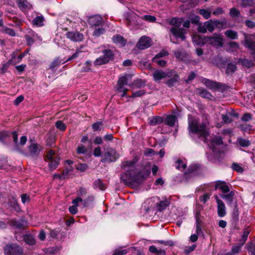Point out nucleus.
I'll use <instances>...</instances> for the list:
<instances>
[{
  "instance_id": "f257e3e1",
  "label": "nucleus",
  "mask_w": 255,
  "mask_h": 255,
  "mask_svg": "<svg viewBox=\"0 0 255 255\" xmlns=\"http://www.w3.org/2000/svg\"><path fill=\"white\" fill-rule=\"evenodd\" d=\"M208 122H206L201 124H199L197 118L191 115L188 116V128L189 133L197 135L204 142L206 143L209 148L215 150V146L223 143L222 138L220 136H214L209 139L210 137L209 131L207 128Z\"/></svg>"
},
{
  "instance_id": "f03ea898",
  "label": "nucleus",
  "mask_w": 255,
  "mask_h": 255,
  "mask_svg": "<svg viewBox=\"0 0 255 255\" xmlns=\"http://www.w3.org/2000/svg\"><path fill=\"white\" fill-rule=\"evenodd\" d=\"M135 162L132 160L125 161L123 163V167L127 172L123 174L121 176V179L126 184H132L134 183H139L141 179L138 177L140 176L139 173L136 175V171L134 170V164Z\"/></svg>"
},
{
  "instance_id": "7ed1b4c3",
  "label": "nucleus",
  "mask_w": 255,
  "mask_h": 255,
  "mask_svg": "<svg viewBox=\"0 0 255 255\" xmlns=\"http://www.w3.org/2000/svg\"><path fill=\"white\" fill-rule=\"evenodd\" d=\"M153 80L156 82H159L161 80L167 77L171 78L167 80L165 83L169 87H171L179 80V76L176 72L172 70L163 71L162 70H156L152 74Z\"/></svg>"
},
{
  "instance_id": "20e7f679",
  "label": "nucleus",
  "mask_w": 255,
  "mask_h": 255,
  "mask_svg": "<svg viewBox=\"0 0 255 255\" xmlns=\"http://www.w3.org/2000/svg\"><path fill=\"white\" fill-rule=\"evenodd\" d=\"M182 23V20L177 17H173L169 21L170 25L172 27L169 29L170 33L176 38H180L182 40L185 39L186 30L180 28Z\"/></svg>"
},
{
  "instance_id": "39448f33",
  "label": "nucleus",
  "mask_w": 255,
  "mask_h": 255,
  "mask_svg": "<svg viewBox=\"0 0 255 255\" xmlns=\"http://www.w3.org/2000/svg\"><path fill=\"white\" fill-rule=\"evenodd\" d=\"M131 76L130 75H125L120 77L119 79L117 84V90L119 93H121V97L126 96L127 92L128 89L125 87V86L128 85V83L131 81Z\"/></svg>"
},
{
  "instance_id": "423d86ee",
  "label": "nucleus",
  "mask_w": 255,
  "mask_h": 255,
  "mask_svg": "<svg viewBox=\"0 0 255 255\" xmlns=\"http://www.w3.org/2000/svg\"><path fill=\"white\" fill-rule=\"evenodd\" d=\"M102 52L103 55L96 59L94 61L95 65L105 64L113 59L114 54L111 50L105 49Z\"/></svg>"
},
{
  "instance_id": "0eeeda50",
  "label": "nucleus",
  "mask_w": 255,
  "mask_h": 255,
  "mask_svg": "<svg viewBox=\"0 0 255 255\" xmlns=\"http://www.w3.org/2000/svg\"><path fill=\"white\" fill-rule=\"evenodd\" d=\"M158 203V197L157 196L152 197L147 199L143 205V208L146 213L150 211H157V205Z\"/></svg>"
},
{
  "instance_id": "6e6552de",
  "label": "nucleus",
  "mask_w": 255,
  "mask_h": 255,
  "mask_svg": "<svg viewBox=\"0 0 255 255\" xmlns=\"http://www.w3.org/2000/svg\"><path fill=\"white\" fill-rule=\"evenodd\" d=\"M5 255H21L23 253L22 248L16 244H8L4 248Z\"/></svg>"
},
{
  "instance_id": "1a4fd4ad",
  "label": "nucleus",
  "mask_w": 255,
  "mask_h": 255,
  "mask_svg": "<svg viewBox=\"0 0 255 255\" xmlns=\"http://www.w3.org/2000/svg\"><path fill=\"white\" fill-rule=\"evenodd\" d=\"M46 159L48 160L49 163L48 166L51 171L55 169L59 163V159L56 156L55 152L50 150L47 153L46 155Z\"/></svg>"
},
{
  "instance_id": "9d476101",
  "label": "nucleus",
  "mask_w": 255,
  "mask_h": 255,
  "mask_svg": "<svg viewBox=\"0 0 255 255\" xmlns=\"http://www.w3.org/2000/svg\"><path fill=\"white\" fill-rule=\"evenodd\" d=\"M118 158L116 150L112 148H108L102 156L103 162H113Z\"/></svg>"
},
{
  "instance_id": "9b49d317",
  "label": "nucleus",
  "mask_w": 255,
  "mask_h": 255,
  "mask_svg": "<svg viewBox=\"0 0 255 255\" xmlns=\"http://www.w3.org/2000/svg\"><path fill=\"white\" fill-rule=\"evenodd\" d=\"M152 40L147 36H142L138 40L136 43V47L140 50H143L149 48L152 45Z\"/></svg>"
},
{
  "instance_id": "f8f14e48",
  "label": "nucleus",
  "mask_w": 255,
  "mask_h": 255,
  "mask_svg": "<svg viewBox=\"0 0 255 255\" xmlns=\"http://www.w3.org/2000/svg\"><path fill=\"white\" fill-rule=\"evenodd\" d=\"M205 41L213 46L222 47L223 45V39L221 35L215 34L212 37H207Z\"/></svg>"
},
{
  "instance_id": "ddd939ff",
  "label": "nucleus",
  "mask_w": 255,
  "mask_h": 255,
  "mask_svg": "<svg viewBox=\"0 0 255 255\" xmlns=\"http://www.w3.org/2000/svg\"><path fill=\"white\" fill-rule=\"evenodd\" d=\"M103 22V18L99 15L92 16L89 17L88 20V23L92 28L101 26Z\"/></svg>"
},
{
  "instance_id": "4468645a",
  "label": "nucleus",
  "mask_w": 255,
  "mask_h": 255,
  "mask_svg": "<svg viewBox=\"0 0 255 255\" xmlns=\"http://www.w3.org/2000/svg\"><path fill=\"white\" fill-rule=\"evenodd\" d=\"M68 38L74 42H79L83 40L84 35L78 31L68 32L66 33Z\"/></svg>"
},
{
  "instance_id": "2eb2a0df",
  "label": "nucleus",
  "mask_w": 255,
  "mask_h": 255,
  "mask_svg": "<svg viewBox=\"0 0 255 255\" xmlns=\"http://www.w3.org/2000/svg\"><path fill=\"white\" fill-rule=\"evenodd\" d=\"M12 135L16 149H17L20 146H23L26 143L27 141V137L26 136H22L20 137V141L18 142V136L15 131H13L12 132Z\"/></svg>"
},
{
  "instance_id": "dca6fc26",
  "label": "nucleus",
  "mask_w": 255,
  "mask_h": 255,
  "mask_svg": "<svg viewBox=\"0 0 255 255\" xmlns=\"http://www.w3.org/2000/svg\"><path fill=\"white\" fill-rule=\"evenodd\" d=\"M78 53L75 52L74 54H73L71 57H70L66 61L62 60H59L58 58L56 59L51 64V65L50 66V68H51V69L55 68V67L59 66L61 64H64L66 61H70V60L76 58L78 56Z\"/></svg>"
},
{
  "instance_id": "f3484780",
  "label": "nucleus",
  "mask_w": 255,
  "mask_h": 255,
  "mask_svg": "<svg viewBox=\"0 0 255 255\" xmlns=\"http://www.w3.org/2000/svg\"><path fill=\"white\" fill-rule=\"evenodd\" d=\"M170 203L169 199L163 198V200H160L158 198V203L157 205V211H161L166 208Z\"/></svg>"
},
{
  "instance_id": "a211bd4d",
  "label": "nucleus",
  "mask_w": 255,
  "mask_h": 255,
  "mask_svg": "<svg viewBox=\"0 0 255 255\" xmlns=\"http://www.w3.org/2000/svg\"><path fill=\"white\" fill-rule=\"evenodd\" d=\"M26 54L27 52H24V53L17 56V54L15 52H13L11 54V59L9 60V63H12V65H15L19 63Z\"/></svg>"
},
{
  "instance_id": "6ab92c4d",
  "label": "nucleus",
  "mask_w": 255,
  "mask_h": 255,
  "mask_svg": "<svg viewBox=\"0 0 255 255\" xmlns=\"http://www.w3.org/2000/svg\"><path fill=\"white\" fill-rule=\"evenodd\" d=\"M216 201L218 204V214L219 217H223L226 215L225 206L222 201L219 199L218 196H216Z\"/></svg>"
},
{
  "instance_id": "aec40b11",
  "label": "nucleus",
  "mask_w": 255,
  "mask_h": 255,
  "mask_svg": "<svg viewBox=\"0 0 255 255\" xmlns=\"http://www.w3.org/2000/svg\"><path fill=\"white\" fill-rule=\"evenodd\" d=\"M202 82L207 87L212 90H216L219 88V83L208 79L203 78Z\"/></svg>"
},
{
  "instance_id": "412c9836",
  "label": "nucleus",
  "mask_w": 255,
  "mask_h": 255,
  "mask_svg": "<svg viewBox=\"0 0 255 255\" xmlns=\"http://www.w3.org/2000/svg\"><path fill=\"white\" fill-rule=\"evenodd\" d=\"M16 2L19 8L23 12L30 9L32 7V5L27 0H16Z\"/></svg>"
},
{
  "instance_id": "4be33fe9",
  "label": "nucleus",
  "mask_w": 255,
  "mask_h": 255,
  "mask_svg": "<svg viewBox=\"0 0 255 255\" xmlns=\"http://www.w3.org/2000/svg\"><path fill=\"white\" fill-rule=\"evenodd\" d=\"M83 201V200L82 198L80 197H78L76 198L75 199L73 200L72 201V204H73V206H70L69 208V212L72 214H76L77 212V207L78 206L79 203H81L80 202Z\"/></svg>"
},
{
  "instance_id": "5701e85b",
  "label": "nucleus",
  "mask_w": 255,
  "mask_h": 255,
  "mask_svg": "<svg viewBox=\"0 0 255 255\" xmlns=\"http://www.w3.org/2000/svg\"><path fill=\"white\" fill-rule=\"evenodd\" d=\"M113 41L119 46H124L126 44V40L120 35H116L113 36Z\"/></svg>"
},
{
  "instance_id": "b1692460",
  "label": "nucleus",
  "mask_w": 255,
  "mask_h": 255,
  "mask_svg": "<svg viewBox=\"0 0 255 255\" xmlns=\"http://www.w3.org/2000/svg\"><path fill=\"white\" fill-rule=\"evenodd\" d=\"M215 188L220 189L223 193L229 192L230 190L228 186L224 182L217 181L215 184Z\"/></svg>"
},
{
  "instance_id": "393cba45",
  "label": "nucleus",
  "mask_w": 255,
  "mask_h": 255,
  "mask_svg": "<svg viewBox=\"0 0 255 255\" xmlns=\"http://www.w3.org/2000/svg\"><path fill=\"white\" fill-rule=\"evenodd\" d=\"M30 154L32 156L37 155L41 150V147L37 143H32L29 147Z\"/></svg>"
},
{
  "instance_id": "a878e982",
  "label": "nucleus",
  "mask_w": 255,
  "mask_h": 255,
  "mask_svg": "<svg viewBox=\"0 0 255 255\" xmlns=\"http://www.w3.org/2000/svg\"><path fill=\"white\" fill-rule=\"evenodd\" d=\"M218 23H219V22L217 20L213 21L210 20L205 22V24L206 26L207 30H208L210 32H212L214 31L215 26H216Z\"/></svg>"
},
{
  "instance_id": "bb28decb",
  "label": "nucleus",
  "mask_w": 255,
  "mask_h": 255,
  "mask_svg": "<svg viewBox=\"0 0 255 255\" xmlns=\"http://www.w3.org/2000/svg\"><path fill=\"white\" fill-rule=\"evenodd\" d=\"M44 18L42 16H37L32 20L33 25L38 27L42 26L44 24Z\"/></svg>"
},
{
  "instance_id": "cd10ccee",
  "label": "nucleus",
  "mask_w": 255,
  "mask_h": 255,
  "mask_svg": "<svg viewBox=\"0 0 255 255\" xmlns=\"http://www.w3.org/2000/svg\"><path fill=\"white\" fill-rule=\"evenodd\" d=\"M192 40L193 43L197 45H202L206 42L205 39H204L202 37L196 34L193 36Z\"/></svg>"
},
{
  "instance_id": "c85d7f7f",
  "label": "nucleus",
  "mask_w": 255,
  "mask_h": 255,
  "mask_svg": "<svg viewBox=\"0 0 255 255\" xmlns=\"http://www.w3.org/2000/svg\"><path fill=\"white\" fill-rule=\"evenodd\" d=\"M176 120V118L174 115H169L166 118L165 123L170 127H173L174 125Z\"/></svg>"
},
{
  "instance_id": "c756f323",
  "label": "nucleus",
  "mask_w": 255,
  "mask_h": 255,
  "mask_svg": "<svg viewBox=\"0 0 255 255\" xmlns=\"http://www.w3.org/2000/svg\"><path fill=\"white\" fill-rule=\"evenodd\" d=\"M163 119L159 117H154L149 119V124L152 126H155L157 124L162 123Z\"/></svg>"
},
{
  "instance_id": "7c9ffc66",
  "label": "nucleus",
  "mask_w": 255,
  "mask_h": 255,
  "mask_svg": "<svg viewBox=\"0 0 255 255\" xmlns=\"http://www.w3.org/2000/svg\"><path fill=\"white\" fill-rule=\"evenodd\" d=\"M175 167L179 170L183 171L186 167V163L185 161L178 159L175 162Z\"/></svg>"
},
{
  "instance_id": "2f4dec72",
  "label": "nucleus",
  "mask_w": 255,
  "mask_h": 255,
  "mask_svg": "<svg viewBox=\"0 0 255 255\" xmlns=\"http://www.w3.org/2000/svg\"><path fill=\"white\" fill-rule=\"evenodd\" d=\"M94 28L93 35L96 37H99L103 34L105 32V29L102 26L95 27Z\"/></svg>"
},
{
  "instance_id": "473e14b6",
  "label": "nucleus",
  "mask_w": 255,
  "mask_h": 255,
  "mask_svg": "<svg viewBox=\"0 0 255 255\" xmlns=\"http://www.w3.org/2000/svg\"><path fill=\"white\" fill-rule=\"evenodd\" d=\"M235 114L233 113H228L226 115H222V121L224 123H231L233 120L232 117L235 116Z\"/></svg>"
},
{
  "instance_id": "72a5a7b5",
  "label": "nucleus",
  "mask_w": 255,
  "mask_h": 255,
  "mask_svg": "<svg viewBox=\"0 0 255 255\" xmlns=\"http://www.w3.org/2000/svg\"><path fill=\"white\" fill-rule=\"evenodd\" d=\"M225 35L229 38L236 39L238 38V33L232 30H228L225 32Z\"/></svg>"
},
{
  "instance_id": "f704fd0d",
  "label": "nucleus",
  "mask_w": 255,
  "mask_h": 255,
  "mask_svg": "<svg viewBox=\"0 0 255 255\" xmlns=\"http://www.w3.org/2000/svg\"><path fill=\"white\" fill-rule=\"evenodd\" d=\"M238 2L240 4L244 6L255 4V0H238Z\"/></svg>"
},
{
  "instance_id": "c9c22d12",
  "label": "nucleus",
  "mask_w": 255,
  "mask_h": 255,
  "mask_svg": "<svg viewBox=\"0 0 255 255\" xmlns=\"http://www.w3.org/2000/svg\"><path fill=\"white\" fill-rule=\"evenodd\" d=\"M239 62L243 66L248 68L251 67L254 65L253 62L252 61L247 59H240Z\"/></svg>"
},
{
  "instance_id": "e433bc0d",
  "label": "nucleus",
  "mask_w": 255,
  "mask_h": 255,
  "mask_svg": "<svg viewBox=\"0 0 255 255\" xmlns=\"http://www.w3.org/2000/svg\"><path fill=\"white\" fill-rule=\"evenodd\" d=\"M245 46L252 51L255 52V42L249 39H246Z\"/></svg>"
},
{
  "instance_id": "4c0bfd02",
  "label": "nucleus",
  "mask_w": 255,
  "mask_h": 255,
  "mask_svg": "<svg viewBox=\"0 0 255 255\" xmlns=\"http://www.w3.org/2000/svg\"><path fill=\"white\" fill-rule=\"evenodd\" d=\"M234 196V193L231 192L228 194L222 195L221 197L225 199L228 203L231 204L233 201V197Z\"/></svg>"
},
{
  "instance_id": "58836bf2",
  "label": "nucleus",
  "mask_w": 255,
  "mask_h": 255,
  "mask_svg": "<svg viewBox=\"0 0 255 255\" xmlns=\"http://www.w3.org/2000/svg\"><path fill=\"white\" fill-rule=\"evenodd\" d=\"M199 13L203 16L205 19H208L211 16V11L208 9H201Z\"/></svg>"
},
{
  "instance_id": "ea45409f",
  "label": "nucleus",
  "mask_w": 255,
  "mask_h": 255,
  "mask_svg": "<svg viewBox=\"0 0 255 255\" xmlns=\"http://www.w3.org/2000/svg\"><path fill=\"white\" fill-rule=\"evenodd\" d=\"M94 200V197L93 196H89L85 200H83V201L80 202L84 207H87L89 204L93 202Z\"/></svg>"
},
{
  "instance_id": "a19ab883",
  "label": "nucleus",
  "mask_w": 255,
  "mask_h": 255,
  "mask_svg": "<svg viewBox=\"0 0 255 255\" xmlns=\"http://www.w3.org/2000/svg\"><path fill=\"white\" fill-rule=\"evenodd\" d=\"M25 242L29 245H33L35 244V240L34 238L30 235H26L24 237Z\"/></svg>"
},
{
  "instance_id": "79ce46f5",
  "label": "nucleus",
  "mask_w": 255,
  "mask_h": 255,
  "mask_svg": "<svg viewBox=\"0 0 255 255\" xmlns=\"http://www.w3.org/2000/svg\"><path fill=\"white\" fill-rule=\"evenodd\" d=\"M94 186L95 188H98L101 190H104L106 189L105 185L100 179L96 180L95 181Z\"/></svg>"
},
{
  "instance_id": "37998d69",
  "label": "nucleus",
  "mask_w": 255,
  "mask_h": 255,
  "mask_svg": "<svg viewBox=\"0 0 255 255\" xmlns=\"http://www.w3.org/2000/svg\"><path fill=\"white\" fill-rule=\"evenodd\" d=\"M152 61L153 62L157 63L159 66L161 67H164L166 64V61L163 59H161L159 58H157V57H154L153 58Z\"/></svg>"
},
{
  "instance_id": "c03bdc74",
  "label": "nucleus",
  "mask_w": 255,
  "mask_h": 255,
  "mask_svg": "<svg viewBox=\"0 0 255 255\" xmlns=\"http://www.w3.org/2000/svg\"><path fill=\"white\" fill-rule=\"evenodd\" d=\"M236 69V66L235 64L230 63L228 64L226 70V73L227 74H232Z\"/></svg>"
},
{
  "instance_id": "a18cd8bd",
  "label": "nucleus",
  "mask_w": 255,
  "mask_h": 255,
  "mask_svg": "<svg viewBox=\"0 0 255 255\" xmlns=\"http://www.w3.org/2000/svg\"><path fill=\"white\" fill-rule=\"evenodd\" d=\"M141 18L149 22H154L156 20L154 16L151 15H144L141 17Z\"/></svg>"
},
{
  "instance_id": "49530a36",
  "label": "nucleus",
  "mask_w": 255,
  "mask_h": 255,
  "mask_svg": "<svg viewBox=\"0 0 255 255\" xmlns=\"http://www.w3.org/2000/svg\"><path fill=\"white\" fill-rule=\"evenodd\" d=\"M87 151V148L82 144L78 145L76 152L77 154H84Z\"/></svg>"
},
{
  "instance_id": "de8ad7c7",
  "label": "nucleus",
  "mask_w": 255,
  "mask_h": 255,
  "mask_svg": "<svg viewBox=\"0 0 255 255\" xmlns=\"http://www.w3.org/2000/svg\"><path fill=\"white\" fill-rule=\"evenodd\" d=\"M10 226H13L16 228H21L23 227V224L20 222L12 220L8 222Z\"/></svg>"
},
{
  "instance_id": "09e8293b",
  "label": "nucleus",
  "mask_w": 255,
  "mask_h": 255,
  "mask_svg": "<svg viewBox=\"0 0 255 255\" xmlns=\"http://www.w3.org/2000/svg\"><path fill=\"white\" fill-rule=\"evenodd\" d=\"M240 127L241 130L245 132L250 133L252 130V126L247 124H242Z\"/></svg>"
},
{
  "instance_id": "8fccbe9b",
  "label": "nucleus",
  "mask_w": 255,
  "mask_h": 255,
  "mask_svg": "<svg viewBox=\"0 0 255 255\" xmlns=\"http://www.w3.org/2000/svg\"><path fill=\"white\" fill-rule=\"evenodd\" d=\"M10 205L15 210L18 211L20 209L17 200L15 198H12L9 202Z\"/></svg>"
},
{
  "instance_id": "3c124183",
  "label": "nucleus",
  "mask_w": 255,
  "mask_h": 255,
  "mask_svg": "<svg viewBox=\"0 0 255 255\" xmlns=\"http://www.w3.org/2000/svg\"><path fill=\"white\" fill-rule=\"evenodd\" d=\"M56 127L60 130L64 131L66 129V126L61 121H58L55 123Z\"/></svg>"
},
{
  "instance_id": "603ef678",
  "label": "nucleus",
  "mask_w": 255,
  "mask_h": 255,
  "mask_svg": "<svg viewBox=\"0 0 255 255\" xmlns=\"http://www.w3.org/2000/svg\"><path fill=\"white\" fill-rule=\"evenodd\" d=\"M229 48L232 51L237 50L239 48V45L238 43L236 42H231L228 44Z\"/></svg>"
},
{
  "instance_id": "864d4df0",
  "label": "nucleus",
  "mask_w": 255,
  "mask_h": 255,
  "mask_svg": "<svg viewBox=\"0 0 255 255\" xmlns=\"http://www.w3.org/2000/svg\"><path fill=\"white\" fill-rule=\"evenodd\" d=\"M232 169L239 173H242L243 171V168L241 166L236 163H234L232 165Z\"/></svg>"
},
{
  "instance_id": "5fc2aeb1",
  "label": "nucleus",
  "mask_w": 255,
  "mask_h": 255,
  "mask_svg": "<svg viewBox=\"0 0 255 255\" xmlns=\"http://www.w3.org/2000/svg\"><path fill=\"white\" fill-rule=\"evenodd\" d=\"M198 31L199 32H201L202 33H205L207 32L206 26H205V22L203 23H199L198 27Z\"/></svg>"
},
{
  "instance_id": "6e6d98bb",
  "label": "nucleus",
  "mask_w": 255,
  "mask_h": 255,
  "mask_svg": "<svg viewBox=\"0 0 255 255\" xmlns=\"http://www.w3.org/2000/svg\"><path fill=\"white\" fill-rule=\"evenodd\" d=\"M102 122H98L92 125V128L94 131L100 130L103 126Z\"/></svg>"
},
{
  "instance_id": "4d7b16f0",
  "label": "nucleus",
  "mask_w": 255,
  "mask_h": 255,
  "mask_svg": "<svg viewBox=\"0 0 255 255\" xmlns=\"http://www.w3.org/2000/svg\"><path fill=\"white\" fill-rule=\"evenodd\" d=\"M199 167L197 165H195L193 166L190 167L188 169V172H185V174H191L192 175H194L196 170L198 169Z\"/></svg>"
},
{
  "instance_id": "13d9d810",
  "label": "nucleus",
  "mask_w": 255,
  "mask_h": 255,
  "mask_svg": "<svg viewBox=\"0 0 255 255\" xmlns=\"http://www.w3.org/2000/svg\"><path fill=\"white\" fill-rule=\"evenodd\" d=\"M174 55L176 58L181 60H183L185 57V54L179 51H175Z\"/></svg>"
},
{
  "instance_id": "bf43d9fd",
  "label": "nucleus",
  "mask_w": 255,
  "mask_h": 255,
  "mask_svg": "<svg viewBox=\"0 0 255 255\" xmlns=\"http://www.w3.org/2000/svg\"><path fill=\"white\" fill-rule=\"evenodd\" d=\"M128 253V250L126 249L122 250L118 249L116 250L113 253V255H124Z\"/></svg>"
},
{
  "instance_id": "052dcab7",
  "label": "nucleus",
  "mask_w": 255,
  "mask_h": 255,
  "mask_svg": "<svg viewBox=\"0 0 255 255\" xmlns=\"http://www.w3.org/2000/svg\"><path fill=\"white\" fill-rule=\"evenodd\" d=\"M88 168V165L85 163L78 164L76 166V169L80 171H84Z\"/></svg>"
},
{
  "instance_id": "680f3d73",
  "label": "nucleus",
  "mask_w": 255,
  "mask_h": 255,
  "mask_svg": "<svg viewBox=\"0 0 255 255\" xmlns=\"http://www.w3.org/2000/svg\"><path fill=\"white\" fill-rule=\"evenodd\" d=\"M238 142L239 144L243 147L248 146L250 144L249 140L244 139H239Z\"/></svg>"
},
{
  "instance_id": "e2e57ef3",
  "label": "nucleus",
  "mask_w": 255,
  "mask_h": 255,
  "mask_svg": "<svg viewBox=\"0 0 255 255\" xmlns=\"http://www.w3.org/2000/svg\"><path fill=\"white\" fill-rule=\"evenodd\" d=\"M211 194L209 193H205L203 196L200 198V200L201 202L205 203L210 198Z\"/></svg>"
},
{
  "instance_id": "0e129e2a",
  "label": "nucleus",
  "mask_w": 255,
  "mask_h": 255,
  "mask_svg": "<svg viewBox=\"0 0 255 255\" xmlns=\"http://www.w3.org/2000/svg\"><path fill=\"white\" fill-rule=\"evenodd\" d=\"M144 92L143 90H139L133 93L132 95L129 98H136L141 97L144 94Z\"/></svg>"
},
{
  "instance_id": "69168bd1",
  "label": "nucleus",
  "mask_w": 255,
  "mask_h": 255,
  "mask_svg": "<svg viewBox=\"0 0 255 255\" xmlns=\"http://www.w3.org/2000/svg\"><path fill=\"white\" fill-rule=\"evenodd\" d=\"M93 154L95 157H99L101 155V148L98 146L95 148L93 151Z\"/></svg>"
},
{
  "instance_id": "338daca9",
  "label": "nucleus",
  "mask_w": 255,
  "mask_h": 255,
  "mask_svg": "<svg viewBox=\"0 0 255 255\" xmlns=\"http://www.w3.org/2000/svg\"><path fill=\"white\" fill-rule=\"evenodd\" d=\"M230 13L231 16L232 17L238 16L240 14L239 11L235 8H231Z\"/></svg>"
},
{
  "instance_id": "774afa93",
  "label": "nucleus",
  "mask_w": 255,
  "mask_h": 255,
  "mask_svg": "<svg viewBox=\"0 0 255 255\" xmlns=\"http://www.w3.org/2000/svg\"><path fill=\"white\" fill-rule=\"evenodd\" d=\"M4 31L5 33L8 34L10 36H14L15 35V32L12 29L6 28L4 29Z\"/></svg>"
}]
</instances>
